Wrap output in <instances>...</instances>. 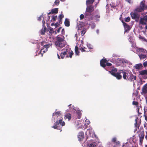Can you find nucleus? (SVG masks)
Instances as JSON below:
<instances>
[{"label": "nucleus", "mask_w": 147, "mask_h": 147, "mask_svg": "<svg viewBox=\"0 0 147 147\" xmlns=\"http://www.w3.org/2000/svg\"><path fill=\"white\" fill-rule=\"evenodd\" d=\"M130 15L132 18L133 19H137L138 20L140 17L138 14L136 13L131 12L130 13Z\"/></svg>", "instance_id": "8"}, {"label": "nucleus", "mask_w": 147, "mask_h": 147, "mask_svg": "<svg viewBox=\"0 0 147 147\" xmlns=\"http://www.w3.org/2000/svg\"><path fill=\"white\" fill-rule=\"evenodd\" d=\"M51 13H52V11H51V12H50L49 13H48V15H49V14H51Z\"/></svg>", "instance_id": "64"}, {"label": "nucleus", "mask_w": 147, "mask_h": 147, "mask_svg": "<svg viewBox=\"0 0 147 147\" xmlns=\"http://www.w3.org/2000/svg\"><path fill=\"white\" fill-rule=\"evenodd\" d=\"M133 104L134 105L138 106V102L133 101L132 102Z\"/></svg>", "instance_id": "41"}, {"label": "nucleus", "mask_w": 147, "mask_h": 147, "mask_svg": "<svg viewBox=\"0 0 147 147\" xmlns=\"http://www.w3.org/2000/svg\"><path fill=\"white\" fill-rule=\"evenodd\" d=\"M126 1L128 3H130L131 2V0H126Z\"/></svg>", "instance_id": "55"}, {"label": "nucleus", "mask_w": 147, "mask_h": 147, "mask_svg": "<svg viewBox=\"0 0 147 147\" xmlns=\"http://www.w3.org/2000/svg\"><path fill=\"white\" fill-rule=\"evenodd\" d=\"M121 73L123 74V78L124 80H127V77L128 75V73L123 70L121 71Z\"/></svg>", "instance_id": "13"}, {"label": "nucleus", "mask_w": 147, "mask_h": 147, "mask_svg": "<svg viewBox=\"0 0 147 147\" xmlns=\"http://www.w3.org/2000/svg\"><path fill=\"white\" fill-rule=\"evenodd\" d=\"M138 136L139 138L140 144H142L144 137V131H140L139 133Z\"/></svg>", "instance_id": "5"}, {"label": "nucleus", "mask_w": 147, "mask_h": 147, "mask_svg": "<svg viewBox=\"0 0 147 147\" xmlns=\"http://www.w3.org/2000/svg\"><path fill=\"white\" fill-rule=\"evenodd\" d=\"M61 28H61V27H59V28H58V29L57 30V32L58 33H59V32H60V30H61Z\"/></svg>", "instance_id": "53"}, {"label": "nucleus", "mask_w": 147, "mask_h": 147, "mask_svg": "<svg viewBox=\"0 0 147 147\" xmlns=\"http://www.w3.org/2000/svg\"><path fill=\"white\" fill-rule=\"evenodd\" d=\"M64 17V15L63 14H61L59 16V22L60 23V22L62 21V18Z\"/></svg>", "instance_id": "32"}, {"label": "nucleus", "mask_w": 147, "mask_h": 147, "mask_svg": "<svg viewBox=\"0 0 147 147\" xmlns=\"http://www.w3.org/2000/svg\"><path fill=\"white\" fill-rule=\"evenodd\" d=\"M61 32H62V33L64 32L65 30H64V28H63V29H62Z\"/></svg>", "instance_id": "61"}, {"label": "nucleus", "mask_w": 147, "mask_h": 147, "mask_svg": "<svg viewBox=\"0 0 147 147\" xmlns=\"http://www.w3.org/2000/svg\"><path fill=\"white\" fill-rule=\"evenodd\" d=\"M130 17H128L126 18H125V22H128L130 21Z\"/></svg>", "instance_id": "39"}, {"label": "nucleus", "mask_w": 147, "mask_h": 147, "mask_svg": "<svg viewBox=\"0 0 147 147\" xmlns=\"http://www.w3.org/2000/svg\"><path fill=\"white\" fill-rule=\"evenodd\" d=\"M142 92L141 93L144 94L147 93V84H145L142 87Z\"/></svg>", "instance_id": "9"}, {"label": "nucleus", "mask_w": 147, "mask_h": 147, "mask_svg": "<svg viewBox=\"0 0 147 147\" xmlns=\"http://www.w3.org/2000/svg\"><path fill=\"white\" fill-rule=\"evenodd\" d=\"M41 19V16H40L38 18V20L39 21Z\"/></svg>", "instance_id": "56"}, {"label": "nucleus", "mask_w": 147, "mask_h": 147, "mask_svg": "<svg viewBox=\"0 0 147 147\" xmlns=\"http://www.w3.org/2000/svg\"><path fill=\"white\" fill-rule=\"evenodd\" d=\"M92 19V17H91L90 18H89L88 19V20L90 21Z\"/></svg>", "instance_id": "59"}, {"label": "nucleus", "mask_w": 147, "mask_h": 147, "mask_svg": "<svg viewBox=\"0 0 147 147\" xmlns=\"http://www.w3.org/2000/svg\"><path fill=\"white\" fill-rule=\"evenodd\" d=\"M121 71L119 72H117L114 76L115 77H116L118 80H120L122 78V76L121 75Z\"/></svg>", "instance_id": "15"}, {"label": "nucleus", "mask_w": 147, "mask_h": 147, "mask_svg": "<svg viewBox=\"0 0 147 147\" xmlns=\"http://www.w3.org/2000/svg\"><path fill=\"white\" fill-rule=\"evenodd\" d=\"M94 17L96 20H99V19L100 18V16L98 15H96Z\"/></svg>", "instance_id": "36"}, {"label": "nucleus", "mask_w": 147, "mask_h": 147, "mask_svg": "<svg viewBox=\"0 0 147 147\" xmlns=\"http://www.w3.org/2000/svg\"><path fill=\"white\" fill-rule=\"evenodd\" d=\"M49 47H50L49 44L45 45L43 46L44 48H45V49H47V48Z\"/></svg>", "instance_id": "35"}, {"label": "nucleus", "mask_w": 147, "mask_h": 147, "mask_svg": "<svg viewBox=\"0 0 147 147\" xmlns=\"http://www.w3.org/2000/svg\"><path fill=\"white\" fill-rule=\"evenodd\" d=\"M45 21H44V20H43L42 21V23L43 24V26H44V27L45 26Z\"/></svg>", "instance_id": "54"}, {"label": "nucleus", "mask_w": 147, "mask_h": 147, "mask_svg": "<svg viewBox=\"0 0 147 147\" xmlns=\"http://www.w3.org/2000/svg\"><path fill=\"white\" fill-rule=\"evenodd\" d=\"M65 26L66 27H69L70 26V22L69 19L66 18L64 22Z\"/></svg>", "instance_id": "22"}, {"label": "nucleus", "mask_w": 147, "mask_h": 147, "mask_svg": "<svg viewBox=\"0 0 147 147\" xmlns=\"http://www.w3.org/2000/svg\"><path fill=\"white\" fill-rule=\"evenodd\" d=\"M77 114L79 116V117H78V119H80V117L81 116V113L80 112H78Z\"/></svg>", "instance_id": "45"}, {"label": "nucleus", "mask_w": 147, "mask_h": 147, "mask_svg": "<svg viewBox=\"0 0 147 147\" xmlns=\"http://www.w3.org/2000/svg\"><path fill=\"white\" fill-rule=\"evenodd\" d=\"M136 76L133 75L131 73H128V75L127 77V80L128 81L132 82L136 80Z\"/></svg>", "instance_id": "6"}, {"label": "nucleus", "mask_w": 147, "mask_h": 147, "mask_svg": "<svg viewBox=\"0 0 147 147\" xmlns=\"http://www.w3.org/2000/svg\"><path fill=\"white\" fill-rule=\"evenodd\" d=\"M106 65L108 66H111L112 64L108 62L106 63Z\"/></svg>", "instance_id": "52"}, {"label": "nucleus", "mask_w": 147, "mask_h": 147, "mask_svg": "<svg viewBox=\"0 0 147 147\" xmlns=\"http://www.w3.org/2000/svg\"><path fill=\"white\" fill-rule=\"evenodd\" d=\"M92 25H93V28H94L95 27V24L94 23H92Z\"/></svg>", "instance_id": "60"}, {"label": "nucleus", "mask_w": 147, "mask_h": 147, "mask_svg": "<svg viewBox=\"0 0 147 147\" xmlns=\"http://www.w3.org/2000/svg\"><path fill=\"white\" fill-rule=\"evenodd\" d=\"M78 138L79 141H81L83 140L84 138V133L82 131L79 132L78 135Z\"/></svg>", "instance_id": "10"}, {"label": "nucleus", "mask_w": 147, "mask_h": 147, "mask_svg": "<svg viewBox=\"0 0 147 147\" xmlns=\"http://www.w3.org/2000/svg\"><path fill=\"white\" fill-rule=\"evenodd\" d=\"M122 62L123 63H128V61L125 60V59H123L122 60Z\"/></svg>", "instance_id": "43"}, {"label": "nucleus", "mask_w": 147, "mask_h": 147, "mask_svg": "<svg viewBox=\"0 0 147 147\" xmlns=\"http://www.w3.org/2000/svg\"><path fill=\"white\" fill-rule=\"evenodd\" d=\"M107 61V59H102L100 61V65L102 67H104V68L106 67V64L105 63H106V61Z\"/></svg>", "instance_id": "12"}, {"label": "nucleus", "mask_w": 147, "mask_h": 147, "mask_svg": "<svg viewBox=\"0 0 147 147\" xmlns=\"http://www.w3.org/2000/svg\"><path fill=\"white\" fill-rule=\"evenodd\" d=\"M139 38L140 39L144 41L147 42V40H146V39L144 37L140 35H139Z\"/></svg>", "instance_id": "29"}, {"label": "nucleus", "mask_w": 147, "mask_h": 147, "mask_svg": "<svg viewBox=\"0 0 147 147\" xmlns=\"http://www.w3.org/2000/svg\"><path fill=\"white\" fill-rule=\"evenodd\" d=\"M59 25L58 22L56 23L55 24V28H57V27L59 26Z\"/></svg>", "instance_id": "51"}, {"label": "nucleus", "mask_w": 147, "mask_h": 147, "mask_svg": "<svg viewBox=\"0 0 147 147\" xmlns=\"http://www.w3.org/2000/svg\"><path fill=\"white\" fill-rule=\"evenodd\" d=\"M97 144L95 142L91 140L89 141L88 144L89 147H96Z\"/></svg>", "instance_id": "11"}, {"label": "nucleus", "mask_w": 147, "mask_h": 147, "mask_svg": "<svg viewBox=\"0 0 147 147\" xmlns=\"http://www.w3.org/2000/svg\"><path fill=\"white\" fill-rule=\"evenodd\" d=\"M79 49L82 52H83L88 51L86 50L87 49V48L84 47L83 45H80L79 47Z\"/></svg>", "instance_id": "17"}, {"label": "nucleus", "mask_w": 147, "mask_h": 147, "mask_svg": "<svg viewBox=\"0 0 147 147\" xmlns=\"http://www.w3.org/2000/svg\"><path fill=\"white\" fill-rule=\"evenodd\" d=\"M140 74L142 76L147 75V69L140 71L139 72Z\"/></svg>", "instance_id": "19"}, {"label": "nucleus", "mask_w": 147, "mask_h": 147, "mask_svg": "<svg viewBox=\"0 0 147 147\" xmlns=\"http://www.w3.org/2000/svg\"><path fill=\"white\" fill-rule=\"evenodd\" d=\"M55 44L57 46L61 48L64 47L65 45L64 38L58 36L56 37V41L55 42Z\"/></svg>", "instance_id": "1"}, {"label": "nucleus", "mask_w": 147, "mask_h": 147, "mask_svg": "<svg viewBox=\"0 0 147 147\" xmlns=\"http://www.w3.org/2000/svg\"><path fill=\"white\" fill-rule=\"evenodd\" d=\"M55 24L54 23H52L51 24V26H54V25H55Z\"/></svg>", "instance_id": "63"}, {"label": "nucleus", "mask_w": 147, "mask_h": 147, "mask_svg": "<svg viewBox=\"0 0 147 147\" xmlns=\"http://www.w3.org/2000/svg\"><path fill=\"white\" fill-rule=\"evenodd\" d=\"M47 30V28L46 26L44 27L43 29H42L40 31V33L41 34L43 35L45 34Z\"/></svg>", "instance_id": "26"}, {"label": "nucleus", "mask_w": 147, "mask_h": 147, "mask_svg": "<svg viewBox=\"0 0 147 147\" xmlns=\"http://www.w3.org/2000/svg\"><path fill=\"white\" fill-rule=\"evenodd\" d=\"M137 51L139 52H140V53H143L144 54H145L147 53V51L142 48H137Z\"/></svg>", "instance_id": "16"}, {"label": "nucleus", "mask_w": 147, "mask_h": 147, "mask_svg": "<svg viewBox=\"0 0 147 147\" xmlns=\"http://www.w3.org/2000/svg\"><path fill=\"white\" fill-rule=\"evenodd\" d=\"M95 0H86V4L87 5H92L94 2Z\"/></svg>", "instance_id": "23"}, {"label": "nucleus", "mask_w": 147, "mask_h": 147, "mask_svg": "<svg viewBox=\"0 0 147 147\" xmlns=\"http://www.w3.org/2000/svg\"><path fill=\"white\" fill-rule=\"evenodd\" d=\"M143 78L145 79H146L147 78V76H144V77H143Z\"/></svg>", "instance_id": "58"}, {"label": "nucleus", "mask_w": 147, "mask_h": 147, "mask_svg": "<svg viewBox=\"0 0 147 147\" xmlns=\"http://www.w3.org/2000/svg\"><path fill=\"white\" fill-rule=\"evenodd\" d=\"M125 28L127 30H129L130 29V27L128 25L126 26L125 27Z\"/></svg>", "instance_id": "46"}, {"label": "nucleus", "mask_w": 147, "mask_h": 147, "mask_svg": "<svg viewBox=\"0 0 147 147\" xmlns=\"http://www.w3.org/2000/svg\"><path fill=\"white\" fill-rule=\"evenodd\" d=\"M143 66L144 67H147V61L144 62L143 63Z\"/></svg>", "instance_id": "47"}, {"label": "nucleus", "mask_w": 147, "mask_h": 147, "mask_svg": "<svg viewBox=\"0 0 147 147\" xmlns=\"http://www.w3.org/2000/svg\"><path fill=\"white\" fill-rule=\"evenodd\" d=\"M62 119H60L59 121H57L54 123V126L52 127L55 129H60V125L61 124L62 126H64L65 125V122L64 121L62 122Z\"/></svg>", "instance_id": "3"}, {"label": "nucleus", "mask_w": 147, "mask_h": 147, "mask_svg": "<svg viewBox=\"0 0 147 147\" xmlns=\"http://www.w3.org/2000/svg\"><path fill=\"white\" fill-rule=\"evenodd\" d=\"M57 16H52V19L51 20V21L52 20H53V21H54L57 19Z\"/></svg>", "instance_id": "38"}, {"label": "nucleus", "mask_w": 147, "mask_h": 147, "mask_svg": "<svg viewBox=\"0 0 147 147\" xmlns=\"http://www.w3.org/2000/svg\"><path fill=\"white\" fill-rule=\"evenodd\" d=\"M94 10V7L92 5H87L86 9V12L84 13L85 17L87 18L88 16L91 15V13Z\"/></svg>", "instance_id": "2"}, {"label": "nucleus", "mask_w": 147, "mask_h": 147, "mask_svg": "<svg viewBox=\"0 0 147 147\" xmlns=\"http://www.w3.org/2000/svg\"><path fill=\"white\" fill-rule=\"evenodd\" d=\"M90 123V121L88 119H86L85 121V123L86 125H88V124Z\"/></svg>", "instance_id": "40"}, {"label": "nucleus", "mask_w": 147, "mask_h": 147, "mask_svg": "<svg viewBox=\"0 0 147 147\" xmlns=\"http://www.w3.org/2000/svg\"><path fill=\"white\" fill-rule=\"evenodd\" d=\"M46 42L45 41H43L41 42L40 45L42 46H43L45 45L44 44H45Z\"/></svg>", "instance_id": "50"}, {"label": "nucleus", "mask_w": 147, "mask_h": 147, "mask_svg": "<svg viewBox=\"0 0 147 147\" xmlns=\"http://www.w3.org/2000/svg\"><path fill=\"white\" fill-rule=\"evenodd\" d=\"M147 22V15L144 16L143 18H141L140 20V24L143 25H146Z\"/></svg>", "instance_id": "7"}, {"label": "nucleus", "mask_w": 147, "mask_h": 147, "mask_svg": "<svg viewBox=\"0 0 147 147\" xmlns=\"http://www.w3.org/2000/svg\"><path fill=\"white\" fill-rule=\"evenodd\" d=\"M69 57L70 58H72V56L74 54V53L72 51H70L69 52Z\"/></svg>", "instance_id": "34"}, {"label": "nucleus", "mask_w": 147, "mask_h": 147, "mask_svg": "<svg viewBox=\"0 0 147 147\" xmlns=\"http://www.w3.org/2000/svg\"><path fill=\"white\" fill-rule=\"evenodd\" d=\"M49 32L51 33V34H52L54 32L53 29V28L50 27L49 28Z\"/></svg>", "instance_id": "33"}, {"label": "nucleus", "mask_w": 147, "mask_h": 147, "mask_svg": "<svg viewBox=\"0 0 147 147\" xmlns=\"http://www.w3.org/2000/svg\"><path fill=\"white\" fill-rule=\"evenodd\" d=\"M57 55L58 58V59H60V57L58 54H57Z\"/></svg>", "instance_id": "62"}, {"label": "nucleus", "mask_w": 147, "mask_h": 147, "mask_svg": "<svg viewBox=\"0 0 147 147\" xmlns=\"http://www.w3.org/2000/svg\"><path fill=\"white\" fill-rule=\"evenodd\" d=\"M84 16L83 14H82L80 15V19L81 20H82L84 18Z\"/></svg>", "instance_id": "44"}, {"label": "nucleus", "mask_w": 147, "mask_h": 147, "mask_svg": "<svg viewBox=\"0 0 147 147\" xmlns=\"http://www.w3.org/2000/svg\"><path fill=\"white\" fill-rule=\"evenodd\" d=\"M116 138H113L112 140V141L115 143H116V144H119V141H117L116 140Z\"/></svg>", "instance_id": "31"}, {"label": "nucleus", "mask_w": 147, "mask_h": 147, "mask_svg": "<svg viewBox=\"0 0 147 147\" xmlns=\"http://www.w3.org/2000/svg\"><path fill=\"white\" fill-rule=\"evenodd\" d=\"M143 67L142 64L140 63L136 64L135 66V68L136 69L138 70L140 69H142Z\"/></svg>", "instance_id": "18"}, {"label": "nucleus", "mask_w": 147, "mask_h": 147, "mask_svg": "<svg viewBox=\"0 0 147 147\" xmlns=\"http://www.w3.org/2000/svg\"><path fill=\"white\" fill-rule=\"evenodd\" d=\"M122 22L123 24V25L124 27V28L128 24L124 22L123 21H122Z\"/></svg>", "instance_id": "49"}, {"label": "nucleus", "mask_w": 147, "mask_h": 147, "mask_svg": "<svg viewBox=\"0 0 147 147\" xmlns=\"http://www.w3.org/2000/svg\"><path fill=\"white\" fill-rule=\"evenodd\" d=\"M122 22L123 24V25L124 27V28L128 24L124 22L123 21H122Z\"/></svg>", "instance_id": "48"}, {"label": "nucleus", "mask_w": 147, "mask_h": 147, "mask_svg": "<svg viewBox=\"0 0 147 147\" xmlns=\"http://www.w3.org/2000/svg\"><path fill=\"white\" fill-rule=\"evenodd\" d=\"M61 114V111H58L55 112L53 114V116H55L56 117H58Z\"/></svg>", "instance_id": "25"}, {"label": "nucleus", "mask_w": 147, "mask_h": 147, "mask_svg": "<svg viewBox=\"0 0 147 147\" xmlns=\"http://www.w3.org/2000/svg\"><path fill=\"white\" fill-rule=\"evenodd\" d=\"M86 32V30L85 29H83L82 31L81 34L83 36L85 34Z\"/></svg>", "instance_id": "42"}, {"label": "nucleus", "mask_w": 147, "mask_h": 147, "mask_svg": "<svg viewBox=\"0 0 147 147\" xmlns=\"http://www.w3.org/2000/svg\"><path fill=\"white\" fill-rule=\"evenodd\" d=\"M145 2L144 0L142 1L140 3L139 7L136 8L135 11L138 12H141L144 11L145 7Z\"/></svg>", "instance_id": "4"}, {"label": "nucleus", "mask_w": 147, "mask_h": 147, "mask_svg": "<svg viewBox=\"0 0 147 147\" xmlns=\"http://www.w3.org/2000/svg\"><path fill=\"white\" fill-rule=\"evenodd\" d=\"M52 13H55L56 14L58 13V8H55L52 9L51 10Z\"/></svg>", "instance_id": "27"}, {"label": "nucleus", "mask_w": 147, "mask_h": 147, "mask_svg": "<svg viewBox=\"0 0 147 147\" xmlns=\"http://www.w3.org/2000/svg\"><path fill=\"white\" fill-rule=\"evenodd\" d=\"M64 119H68L69 121L71 119V115L69 113H67L65 116Z\"/></svg>", "instance_id": "20"}, {"label": "nucleus", "mask_w": 147, "mask_h": 147, "mask_svg": "<svg viewBox=\"0 0 147 147\" xmlns=\"http://www.w3.org/2000/svg\"><path fill=\"white\" fill-rule=\"evenodd\" d=\"M44 49V48L42 49L38 53V54L39 53L41 54L42 57L43 56V53H45L47 50V49Z\"/></svg>", "instance_id": "24"}, {"label": "nucleus", "mask_w": 147, "mask_h": 147, "mask_svg": "<svg viewBox=\"0 0 147 147\" xmlns=\"http://www.w3.org/2000/svg\"><path fill=\"white\" fill-rule=\"evenodd\" d=\"M117 71V69L116 68H113L111 71H109V72L111 75L114 76L116 73Z\"/></svg>", "instance_id": "14"}, {"label": "nucleus", "mask_w": 147, "mask_h": 147, "mask_svg": "<svg viewBox=\"0 0 147 147\" xmlns=\"http://www.w3.org/2000/svg\"><path fill=\"white\" fill-rule=\"evenodd\" d=\"M75 53L77 55H79V51H78V47L77 46H76L75 47Z\"/></svg>", "instance_id": "30"}, {"label": "nucleus", "mask_w": 147, "mask_h": 147, "mask_svg": "<svg viewBox=\"0 0 147 147\" xmlns=\"http://www.w3.org/2000/svg\"><path fill=\"white\" fill-rule=\"evenodd\" d=\"M139 56L140 59H144L146 57V55L142 54L139 55Z\"/></svg>", "instance_id": "28"}, {"label": "nucleus", "mask_w": 147, "mask_h": 147, "mask_svg": "<svg viewBox=\"0 0 147 147\" xmlns=\"http://www.w3.org/2000/svg\"><path fill=\"white\" fill-rule=\"evenodd\" d=\"M131 46H132L133 47H134V48H135V47H136L135 46V45L134 44H132V45Z\"/></svg>", "instance_id": "57"}, {"label": "nucleus", "mask_w": 147, "mask_h": 147, "mask_svg": "<svg viewBox=\"0 0 147 147\" xmlns=\"http://www.w3.org/2000/svg\"><path fill=\"white\" fill-rule=\"evenodd\" d=\"M68 52L67 50H66L64 52H61L60 54V57L62 59H63L65 55H66Z\"/></svg>", "instance_id": "21"}, {"label": "nucleus", "mask_w": 147, "mask_h": 147, "mask_svg": "<svg viewBox=\"0 0 147 147\" xmlns=\"http://www.w3.org/2000/svg\"><path fill=\"white\" fill-rule=\"evenodd\" d=\"M54 3L56 5H58L59 4V0H55Z\"/></svg>", "instance_id": "37"}]
</instances>
